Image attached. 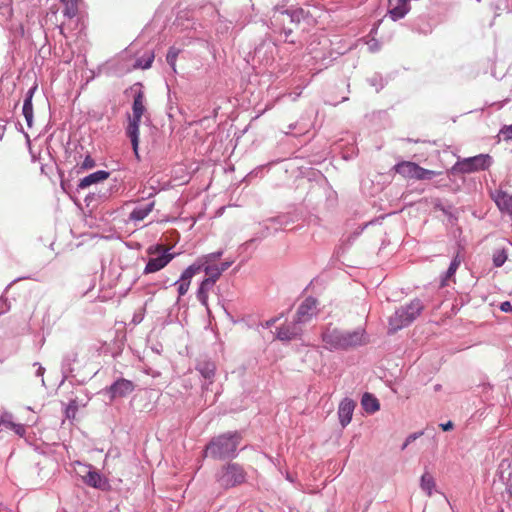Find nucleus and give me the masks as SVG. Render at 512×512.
Wrapping results in <instances>:
<instances>
[{
	"instance_id": "obj_26",
	"label": "nucleus",
	"mask_w": 512,
	"mask_h": 512,
	"mask_svg": "<svg viewBox=\"0 0 512 512\" xmlns=\"http://www.w3.org/2000/svg\"><path fill=\"white\" fill-rule=\"evenodd\" d=\"M83 481L91 486V487H95V488H99L101 487V484H102V478L100 476V474L96 471H89L84 477H83Z\"/></svg>"
},
{
	"instance_id": "obj_7",
	"label": "nucleus",
	"mask_w": 512,
	"mask_h": 512,
	"mask_svg": "<svg viewBox=\"0 0 512 512\" xmlns=\"http://www.w3.org/2000/svg\"><path fill=\"white\" fill-rule=\"evenodd\" d=\"M317 285H318V281L314 279L305 288L304 293L306 295V298L300 304V306L297 310V313H296V318H297L298 323H305L313 315L316 314L318 301H317V298L313 296V294L316 293Z\"/></svg>"
},
{
	"instance_id": "obj_16",
	"label": "nucleus",
	"mask_w": 512,
	"mask_h": 512,
	"mask_svg": "<svg viewBox=\"0 0 512 512\" xmlns=\"http://www.w3.org/2000/svg\"><path fill=\"white\" fill-rule=\"evenodd\" d=\"M135 86H139L138 90H135L133 105H132V114L143 116L146 112L145 106V94L142 90V84L137 83Z\"/></svg>"
},
{
	"instance_id": "obj_40",
	"label": "nucleus",
	"mask_w": 512,
	"mask_h": 512,
	"mask_svg": "<svg viewBox=\"0 0 512 512\" xmlns=\"http://www.w3.org/2000/svg\"><path fill=\"white\" fill-rule=\"evenodd\" d=\"M67 11H68V14H69L70 16L75 15V12H74V11H72V12L70 13V9H69V8H67Z\"/></svg>"
},
{
	"instance_id": "obj_3",
	"label": "nucleus",
	"mask_w": 512,
	"mask_h": 512,
	"mask_svg": "<svg viewBox=\"0 0 512 512\" xmlns=\"http://www.w3.org/2000/svg\"><path fill=\"white\" fill-rule=\"evenodd\" d=\"M215 479L220 488L229 490L244 484L247 479V472L242 465L229 462L220 468Z\"/></svg>"
},
{
	"instance_id": "obj_34",
	"label": "nucleus",
	"mask_w": 512,
	"mask_h": 512,
	"mask_svg": "<svg viewBox=\"0 0 512 512\" xmlns=\"http://www.w3.org/2000/svg\"><path fill=\"white\" fill-rule=\"evenodd\" d=\"M422 435H423V432H417V433L410 434L406 438V440H405V442H404V444L402 446V450H404L410 443H412L413 441H415L418 437H420Z\"/></svg>"
},
{
	"instance_id": "obj_6",
	"label": "nucleus",
	"mask_w": 512,
	"mask_h": 512,
	"mask_svg": "<svg viewBox=\"0 0 512 512\" xmlns=\"http://www.w3.org/2000/svg\"><path fill=\"white\" fill-rule=\"evenodd\" d=\"M394 171L406 179L430 180L441 172L425 169L415 162L401 161L394 166Z\"/></svg>"
},
{
	"instance_id": "obj_5",
	"label": "nucleus",
	"mask_w": 512,
	"mask_h": 512,
	"mask_svg": "<svg viewBox=\"0 0 512 512\" xmlns=\"http://www.w3.org/2000/svg\"><path fill=\"white\" fill-rule=\"evenodd\" d=\"M170 248L164 244L151 245L147 248L146 253L150 256L143 273H156L166 267L175 257L174 253H170Z\"/></svg>"
},
{
	"instance_id": "obj_4",
	"label": "nucleus",
	"mask_w": 512,
	"mask_h": 512,
	"mask_svg": "<svg viewBox=\"0 0 512 512\" xmlns=\"http://www.w3.org/2000/svg\"><path fill=\"white\" fill-rule=\"evenodd\" d=\"M424 306L419 299L400 307L389 319V331L396 332L410 325L422 312Z\"/></svg>"
},
{
	"instance_id": "obj_23",
	"label": "nucleus",
	"mask_w": 512,
	"mask_h": 512,
	"mask_svg": "<svg viewBox=\"0 0 512 512\" xmlns=\"http://www.w3.org/2000/svg\"><path fill=\"white\" fill-rule=\"evenodd\" d=\"M213 286L214 284L206 279H204L199 286L197 298L206 307L208 306V293Z\"/></svg>"
},
{
	"instance_id": "obj_39",
	"label": "nucleus",
	"mask_w": 512,
	"mask_h": 512,
	"mask_svg": "<svg viewBox=\"0 0 512 512\" xmlns=\"http://www.w3.org/2000/svg\"><path fill=\"white\" fill-rule=\"evenodd\" d=\"M274 322H275V320H274V319H273V320H270V321H267L266 325H267V326H270V325H272Z\"/></svg>"
},
{
	"instance_id": "obj_36",
	"label": "nucleus",
	"mask_w": 512,
	"mask_h": 512,
	"mask_svg": "<svg viewBox=\"0 0 512 512\" xmlns=\"http://www.w3.org/2000/svg\"><path fill=\"white\" fill-rule=\"evenodd\" d=\"M500 309L503 312H511L512 313V304L509 301H505L501 303Z\"/></svg>"
},
{
	"instance_id": "obj_35",
	"label": "nucleus",
	"mask_w": 512,
	"mask_h": 512,
	"mask_svg": "<svg viewBox=\"0 0 512 512\" xmlns=\"http://www.w3.org/2000/svg\"><path fill=\"white\" fill-rule=\"evenodd\" d=\"M214 366L213 365H206L205 368L201 369L200 372L205 378H211L214 375Z\"/></svg>"
},
{
	"instance_id": "obj_15",
	"label": "nucleus",
	"mask_w": 512,
	"mask_h": 512,
	"mask_svg": "<svg viewBox=\"0 0 512 512\" xmlns=\"http://www.w3.org/2000/svg\"><path fill=\"white\" fill-rule=\"evenodd\" d=\"M134 390V385L130 380L119 379L110 387L112 397H123Z\"/></svg>"
},
{
	"instance_id": "obj_9",
	"label": "nucleus",
	"mask_w": 512,
	"mask_h": 512,
	"mask_svg": "<svg viewBox=\"0 0 512 512\" xmlns=\"http://www.w3.org/2000/svg\"><path fill=\"white\" fill-rule=\"evenodd\" d=\"M202 265L192 264L187 267L180 276L179 281L175 282L178 285L179 297L184 296L190 287L191 279L201 271Z\"/></svg>"
},
{
	"instance_id": "obj_22",
	"label": "nucleus",
	"mask_w": 512,
	"mask_h": 512,
	"mask_svg": "<svg viewBox=\"0 0 512 512\" xmlns=\"http://www.w3.org/2000/svg\"><path fill=\"white\" fill-rule=\"evenodd\" d=\"M33 90L34 89H30L28 94H27V97L24 101V104H23V115L26 119V122H27V125L29 127L32 126V121H33V105H32V94H33Z\"/></svg>"
},
{
	"instance_id": "obj_38",
	"label": "nucleus",
	"mask_w": 512,
	"mask_h": 512,
	"mask_svg": "<svg viewBox=\"0 0 512 512\" xmlns=\"http://www.w3.org/2000/svg\"><path fill=\"white\" fill-rule=\"evenodd\" d=\"M231 265V262H223L220 266H219V270L221 273H223L225 270H227Z\"/></svg>"
},
{
	"instance_id": "obj_10",
	"label": "nucleus",
	"mask_w": 512,
	"mask_h": 512,
	"mask_svg": "<svg viewBox=\"0 0 512 512\" xmlns=\"http://www.w3.org/2000/svg\"><path fill=\"white\" fill-rule=\"evenodd\" d=\"M142 116L132 114L129 116L128 126L126 128V134L130 138L132 147L135 155L138 157V145H139V126Z\"/></svg>"
},
{
	"instance_id": "obj_19",
	"label": "nucleus",
	"mask_w": 512,
	"mask_h": 512,
	"mask_svg": "<svg viewBox=\"0 0 512 512\" xmlns=\"http://www.w3.org/2000/svg\"><path fill=\"white\" fill-rule=\"evenodd\" d=\"M420 488L428 496L431 497L436 491V481L433 475L425 471L420 478Z\"/></svg>"
},
{
	"instance_id": "obj_20",
	"label": "nucleus",
	"mask_w": 512,
	"mask_h": 512,
	"mask_svg": "<svg viewBox=\"0 0 512 512\" xmlns=\"http://www.w3.org/2000/svg\"><path fill=\"white\" fill-rule=\"evenodd\" d=\"M361 405L368 414H374L380 409L379 400L370 393H365L361 399Z\"/></svg>"
},
{
	"instance_id": "obj_8",
	"label": "nucleus",
	"mask_w": 512,
	"mask_h": 512,
	"mask_svg": "<svg viewBox=\"0 0 512 512\" xmlns=\"http://www.w3.org/2000/svg\"><path fill=\"white\" fill-rule=\"evenodd\" d=\"M492 162L488 154H479L474 157L464 159L459 163V169L463 173H472L476 171L486 170Z\"/></svg>"
},
{
	"instance_id": "obj_13",
	"label": "nucleus",
	"mask_w": 512,
	"mask_h": 512,
	"mask_svg": "<svg viewBox=\"0 0 512 512\" xmlns=\"http://www.w3.org/2000/svg\"><path fill=\"white\" fill-rule=\"evenodd\" d=\"M499 210L512 217V194H508L503 190H497L492 195Z\"/></svg>"
},
{
	"instance_id": "obj_11",
	"label": "nucleus",
	"mask_w": 512,
	"mask_h": 512,
	"mask_svg": "<svg viewBox=\"0 0 512 512\" xmlns=\"http://www.w3.org/2000/svg\"><path fill=\"white\" fill-rule=\"evenodd\" d=\"M355 407L356 403L351 399L345 398L340 402L338 417L342 427L347 426L351 422Z\"/></svg>"
},
{
	"instance_id": "obj_33",
	"label": "nucleus",
	"mask_w": 512,
	"mask_h": 512,
	"mask_svg": "<svg viewBox=\"0 0 512 512\" xmlns=\"http://www.w3.org/2000/svg\"><path fill=\"white\" fill-rule=\"evenodd\" d=\"M94 166H95L94 159L90 155H87L85 157L84 161L81 163L80 169L89 170V169H92Z\"/></svg>"
},
{
	"instance_id": "obj_24",
	"label": "nucleus",
	"mask_w": 512,
	"mask_h": 512,
	"mask_svg": "<svg viewBox=\"0 0 512 512\" xmlns=\"http://www.w3.org/2000/svg\"><path fill=\"white\" fill-rule=\"evenodd\" d=\"M460 263H461L460 257L458 255L455 256L453 258V260L451 261L450 266H449L448 270L446 271L444 278L442 279V282H441L442 286L448 285L447 281L449 279H451L452 277H454L457 269L460 266Z\"/></svg>"
},
{
	"instance_id": "obj_31",
	"label": "nucleus",
	"mask_w": 512,
	"mask_h": 512,
	"mask_svg": "<svg viewBox=\"0 0 512 512\" xmlns=\"http://www.w3.org/2000/svg\"><path fill=\"white\" fill-rule=\"evenodd\" d=\"M507 259V255L504 251H499L493 256V263L496 267H501Z\"/></svg>"
},
{
	"instance_id": "obj_37",
	"label": "nucleus",
	"mask_w": 512,
	"mask_h": 512,
	"mask_svg": "<svg viewBox=\"0 0 512 512\" xmlns=\"http://www.w3.org/2000/svg\"><path fill=\"white\" fill-rule=\"evenodd\" d=\"M440 427L444 430V431H449L453 428V423L451 421H448L447 423H444V424H440Z\"/></svg>"
},
{
	"instance_id": "obj_30",
	"label": "nucleus",
	"mask_w": 512,
	"mask_h": 512,
	"mask_svg": "<svg viewBox=\"0 0 512 512\" xmlns=\"http://www.w3.org/2000/svg\"><path fill=\"white\" fill-rule=\"evenodd\" d=\"M78 411V404L76 400H71L66 407L65 414L69 419H74Z\"/></svg>"
},
{
	"instance_id": "obj_2",
	"label": "nucleus",
	"mask_w": 512,
	"mask_h": 512,
	"mask_svg": "<svg viewBox=\"0 0 512 512\" xmlns=\"http://www.w3.org/2000/svg\"><path fill=\"white\" fill-rule=\"evenodd\" d=\"M322 342L328 349H347L362 345L366 342L365 331L358 329L352 332H342L337 329L328 330L322 335Z\"/></svg>"
},
{
	"instance_id": "obj_21",
	"label": "nucleus",
	"mask_w": 512,
	"mask_h": 512,
	"mask_svg": "<svg viewBox=\"0 0 512 512\" xmlns=\"http://www.w3.org/2000/svg\"><path fill=\"white\" fill-rule=\"evenodd\" d=\"M155 203L151 202L145 207L135 208L129 215V219L133 221L144 220L153 210Z\"/></svg>"
},
{
	"instance_id": "obj_25",
	"label": "nucleus",
	"mask_w": 512,
	"mask_h": 512,
	"mask_svg": "<svg viewBox=\"0 0 512 512\" xmlns=\"http://www.w3.org/2000/svg\"><path fill=\"white\" fill-rule=\"evenodd\" d=\"M202 268H203L205 274L208 276L205 279L208 281H211L212 284H215L216 281L220 278V276L222 274L219 270V266H216V265L206 264Z\"/></svg>"
},
{
	"instance_id": "obj_1",
	"label": "nucleus",
	"mask_w": 512,
	"mask_h": 512,
	"mask_svg": "<svg viewBox=\"0 0 512 512\" xmlns=\"http://www.w3.org/2000/svg\"><path fill=\"white\" fill-rule=\"evenodd\" d=\"M242 437L238 432H228L214 437L206 446V455L214 459L233 457Z\"/></svg>"
},
{
	"instance_id": "obj_32",
	"label": "nucleus",
	"mask_w": 512,
	"mask_h": 512,
	"mask_svg": "<svg viewBox=\"0 0 512 512\" xmlns=\"http://www.w3.org/2000/svg\"><path fill=\"white\" fill-rule=\"evenodd\" d=\"M499 136L503 138V140L508 141L512 139V124L505 125L500 129Z\"/></svg>"
},
{
	"instance_id": "obj_27",
	"label": "nucleus",
	"mask_w": 512,
	"mask_h": 512,
	"mask_svg": "<svg viewBox=\"0 0 512 512\" xmlns=\"http://www.w3.org/2000/svg\"><path fill=\"white\" fill-rule=\"evenodd\" d=\"M154 57H155V56H154V53H153V52H149V53L145 56V58H144V57H143V58H139V59L136 61V63H135V65H134V67H135V68L148 69V68H150V67H151V65H152V63H153V61H154Z\"/></svg>"
},
{
	"instance_id": "obj_14",
	"label": "nucleus",
	"mask_w": 512,
	"mask_h": 512,
	"mask_svg": "<svg viewBox=\"0 0 512 512\" xmlns=\"http://www.w3.org/2000/svg\"><path fill=\"white\" fill-rule=\"evenodd\" d=\"M410 0H392L390 1L391 8L388 11L389 17L397 21L405 17L410 11Z\"/></svg>"
},
{
	"instance_id": "obj_41",
	"label": "nucleus",
	"mask_w": 512,
	"mask_h": 512,
	"mask_svg": "<svg viewBox=\"0 0 512 512\" xmlns=\"http://www.w3.org/2000/svg\"><path fill=\"white\" fill-rule=\"evenodd\" d=\"M60 1L63 2V3H67L68 2V0H60Z\"/></svg>"
},
{
	"instance_id": "obj_28",
	"label": "nucleus",
	"mask_w": 512,
	"mask_h": 512,
	"mask_svg": "<svg viewBox=\"0 0 512 512\" xmlns=\"http://www.w3.org/2000/svg\"><path fill=\"white\" fill-rule=\"evenodd\" d=\"M179 53H180V49L171 47L168 50V53L166 56L167 63L171 66V68L173 69L174 72H176V61H177Z\"/></svg>"
},
{
	"instance_id": "obj_18",
	"label": "nucleus",
	"mask_w": 512,
	"mask_h": 512,
	"mask_svg": "<svg viewBox=\"0 0 512 512\" xmlns=\"http://www.w3.org/2000/svg\"><path fill=\"white\" fill-rule=\"evenodd\" d=\"M109 177V173L104 170H99L94 173L89 174L88 176L81 179L79 183V188L84 189L89 187L92 184L99 183L101 181L106 180Z\"/></svg>"
},
{
	"instance_id": "obj_17",
	"label": "nucleus",
	"mask_w": 512,
	"mask_h": 512,
	"mask_svg": "<svg viewBox=\"0 0 512 512\" xmlns=\"http://www.w3.org/2000/svg\"><path fill=\"white\" fill-rule=\"evenodd\" d=\"M0 425H3L5 428L14 431L20 437H23L26 433V428L23 424L14 423L12 421V415L9 413H4L1 416Z\"/></svg>"
},
{
	"instance_id": "obj_12",
	"label": "nucleus",
	"mask_w": 512,
	"mask_h": 512,
	"mask_svg": "<svg viewBox=\"0 0 512 512\" xmlns=\"http://www.w3.org/2000/svg\"><path fill=\"white\" fill-rule=\"evenodd\" d=\"M300 324L297 319L294 322L284 324L277 330V339L281 341L295 339L301 333Z\"/></svg>"
},
{
	"instance_id": "obj_29",
	"label": "nucleus",
	"mask_w": 512,
	"mask_h": 512,
	"mask_svg": "<svg viewBox=\"0 0 512 512\" xmlns=\"http://www.w3.org/2000/svg\"><path fill=\"white\" fill-rule=\"evenodd\" d=\"M221 256H222L221 251L210 253V254L202 257L201 259H199V261L196 264H200L203 267L204 265L209 264L210 262L218 260Z\"/></svg>"
}]
</instances>
